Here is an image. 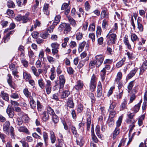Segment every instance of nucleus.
<instances>
[{
	"label": "nucleus",
	"instance_id": "nucleus-20",
	"mask_svg": "<svg viewBox=\"0 0 147 147\" xmlns=\"http://www.w3.org/2000/svg\"><path fill=\"white\" fill-rule=\"evenodd\" d=\"M70 92L68 90L63 91L61 94V98H64L67 97L70 94Z\"/></svg>",
	"mask_w": 147,
	"mask_h": 147
},
{
	"label": "nucleus",
	"instance_id": "nucleus-38",
	"mask_svg": "<svg viewBox=\"0 0 147 147\" xmlns=\"http://www.w3.org/2000/svg\"><path fill=\"white\" fill-rule=\"evenodd\" d=\"M116 105L117 103L115 102L112 101L110 105L108 110H114L113 109Z\"/></svg>",
	"mask_w": 147,
	"mask_h": 147
},
{
	"label": "nucleus",
	"instance_id": "nucleus-55",
	"mask_svg": "<svg viewBox=\"0 0 147 147\" xmlns=\"http://www.w3.org/2000/svg\"><path fill=\"white\" fill-rule=\"evenodd\" d=\"M55 26L53 25L50 26L49 28L47 29V32L48 34L49 33H51L53 32V29L55 28Z\"/></svg>",
	"mask_w": 147,
	"mask_h": 147
},
{
	"label": "nucleus",
	"instance_id": "nucleus-33",
	"mask_svg": "<svg viewBox=\"0 0 147 147\" xmlns=\"http://www.w3.org/2000/svg\"><path fill=\"white\" fill-rule=\"evenodd\" d=\"M86 42L83 41L79 45L78 51L79 52H81L83 50L85 45L86 44Z\"/></svg>",
	"mask_w": 147,
	"mask_h": 147
},
{
	"label": "nucleus",
	"instance_id": "nucleus-45",
	"mask_svg": "<svg viewBox=\"0 0 147 147\" xmlns=\"http://www.w3.org/2000/svg\"><path fill=\"white\" fill-rule=\"evenodd\" d=\"M95 28V24L94 23H92L89 26L88 30L90 32L94 31Z\"/></svg>",
	"mask_w": 147,
	"mask_h": 147
},
{
	"label": "nucleus",
	"instance_id": "nucleus-43",
	"mask_svg": "<svg viewBox=\"0 0 147 147\" xmlns=\"http://www.w3.org/2000/svg\"><path fill=\"white\" fill-rule=\"evenodd\" d=\"M108 111L109 112V118H113L116 113L115 111L114 110H108Z\"/></svg>",
	"mask_w": 147,
	"mask_h": 147
},
{
	"label": "nucleus",
	"instance_id": "nucleus-57",
	"mask_svg": "<svg viewBox=\"0 0 147 147\" xmlns=\"http://www.w3.org/2000/svg\"><path fill=\"white\" fill-rule=\"evenodd\" d=\"M23 76L25 79L26 80H28L31 78L30 75L29 74H28L26 72H24Z\"/></svg>",
	"mask_w": 147,
	"mask_h": 147
},
{
	"label": "nucleus",
	"instance_id": "nucleus-31",
	"mask_svg": "<svg viewBox=\"0 0 147 147\" xmlns=\"http://www.w3.org/2000/svg\"><path fill=\"white\" fill-rule=\"evenodd\" d=\"M107 122L109 126L110 127H112L114 123V120L113 118H109Z\"/></svg>",
	"mask_w": 147,
	"mask_h": 147
},
{
	"label": "nucleus",
	"instance_id": "nucleus-7",
	"mask_svg": "<svg viewBox=\"0 0 147 147\" xmlns=\"http://www.w3.org/2000/svg\"><path fill=\"white\" fill-rule=\"evenodd\" d=\"M84 86L83 82L79 80L77 82L76 84L74 87V88L78 91H79L83 88Z\"/></svg>",
	"mask_w": 147,
	"mask_h": 147
},
{
	"label": "nucleus",
	"instance_id": "nucleus-2",
	"mask_svg": "<svg viewBox=\"0 0 147 147\" xmlns=\"http://www.w3.org/2000/svg\"><path fill=\"white\" fill-rule=\"evenodd\" d=\"M10 123L8 121H7L3 125V129L4 131L8 132L10 130V134L11 137L14 138L16 135L13 132L14 129L12 127H9Z\"/></svg>",
	"mask_w": 147,
	"mask_h": 147
},
{
	"label": "nucleus",
	"instance_id": "nucleus-49",
	"mask_svg": "<svg viewBox=\"0 0 147 147\" xmlns=\"http://www.w3.org/2000/svg\"><path fill=\"white\" fill-rule=\"evenodd\" d=\"M127 101L126 100L124 99L123 102H122L121 105L120 107L122 110H123L125 109L127 105Z\"/></svg>",
	"mask_w": 147,
	"mask_h": 147
},
{
	"label": "nucleus",
	"instance_id": "nucleus-63",
	"mask_svg": "<svg viewBox=\"0 0 147 147\" xmlns=\"http://www.w3.org/2000/svg\"><path fill=\"white\" fill-rule=\"evenodd\" d=\"M44 55V52L43 50L41 51L39 53L38 55L39 59L40 60H42L43 57Z\"/></svg>",
	"mask_w": 147,
	"mask_h": 147
},
{
	"label": "nucleus",
	"instance_id": "nucleus-37",
	"mask_svg": "<svg viewBox=\"0 0 147 147\" xmlns=\"http://www.w3.org/2000/svg\"><path fill=\"white\" fill-rule=\"evenodd\" d=\"M18 130L20 132H24L25 133L28 134L29 132L28 129L25 127H20L18 129Z\"/></svg>",
	"mask_w": 147,
	"mask_h": 147
},
{
	"label": "nucleus",
	"instance_id": "nucleus-14",
	"mask_svg": "<svg viewBox=\"0 0 147 147\" xmlns=\"http://www.w3.org/2000/svg\"><path fill=\"white\" fill-rule=\"evenodd\" d=\"M6 112L10 118H12L14 116L13 109L11 107H8L6 110Z\"/></svg>",
	"mask_w": 147,
	"mask_h": 147
},
{
	"label": "nucleus",
	"instance_id": "nucleus-10",
	"mask_svg": "<svg viewBox=\"0 0 147 147\" xmlns=\"http://www.w3.org/2000/svg\"><path fill=\"white\" fill-rule=\"evenodd\" d=\"M69 4L67 3H64L62 5L61 9L64 10L65 13V15H67L70 12V8L69 7Z\"/></svg>",
	"mask_w": 147,
	"mask_h": 147
},
{
	"label": "nucleus",
	"instance_id": "nucleus-9",
	"mask_svg": "<svg viewBox=\"0 0 147 147\" xmlns=\"http://www.w3.org/2000/svg\"><path fill=\"white\" fill-rule=\"evenodd\" d=\"M67 107L70 108H73L74 107V104L73 102L72 97H69L67 99L66 103Z\"/></svg>",
	"mask_w": 147,
	"mask_h": 147
},
{
	"label": "nucleus",
	"instance_id": "nucleus-11",
	"mask_svg": "<svg viewBox=\"0 0 147 147\" xmlns=\"http://www.w3.org/2000/svg\"><path fill=\"white\" fill-rule=\"evenodd\" d=\"M86 115L87 117V129L88 130L90 129V125L91 124V113L89 112L87 113Z\"/></svg>",
	"mask_w": 147,
	"mask_h": 147
},
{
	"label": "nucleus",
	"instance_id": "nucleus-54",
	"mask_svg": "<svg viewBox=\"0 0 147 147\" xmlns=\"http://www.w3.org/2000/svg\"><path fill=\"white\" fill-rule=\"evenodd\" d=\"M122 77V73L121 72H119L117 74V78L115 80L117 82H119V80L121 79Z\"/></svg>",
	"mask_w": 147,
	"mask_h": 147
},
{
	"label": "nucleus",
	"instance_id": "nucleus-12",
	"mask_svg": "<svg viewBox=\"0 0 147 147\" xmlns=\"http://www.w3.org/2000/svg\"><path fill=\"white\" fill-rule=\"evenodd\" d=\"M123 42L125 45L127 46V48L128 49H131V45L129 42L128 36L127 35H125L123 38Z\"/></svg>",
	"mask_w": 147,
	"mask_h": 147
},
{
	"label": "nucleus",
	"instance_id": "nucleus-44",
	"mask_svg": "<svg viewBox=\"0 0 147 147\" xmlns=\"http://www.w3.org/2000/svg\"><path fill=\"white\" fill-rule=\"evenodd\" d=\"M23 92L25 94V96L27 97H29L31 96V93L28 91V89L27 88H25L23 90Z\"/></svg>",
	"mask_w": 147,
	"mask_h": 147
},
{
	"label": "nucleus",
	"instance_id": "nucleus-58",
	"mask_svg": "<svg viewBox=\"0 0 147 147\" xmlns=\"http://www.w3.org/2000/svg\"><path fill=\"white\" fill-rule=\"evenodd\" d=\"M10 97L14 99H17L19 98L18 94L16 93H12L10 95Z\"/></svg>",
	"mask_w": 147,
	"mask_h": 147
},
{
	"label": "nucleus",
	"instance_id": "nucleus-47",
	"mask_svg": "<svg viewBox=\"0 0 147 147\" xmlns=\"http://www.w3.org/2000/svg\"><path fill=\"white\" fill-rule=\"evenodd\" d=\"M51 46L52 48V49H58L59 45L57 42H54L51 43Z\"/></svg>",
	"mask_w": 147,
	"mask_h": 147
},
{
	"label": "nucleus",
	"instance_id": "nucleus-8",
	"mask_svg": "<svg viewBox=\"0 0 147 147\" xmlns=\"http://www.w3.org/2000/svg\"><path fill=\"white\" fill-rule=\"evenodd\" d=\"M59 89H63L65 82V79L63 75H60L59 76Z\"/></svg>",
	"mask_w": 147,
	"mask_h": 147
},
{
	"label": "nucleus",
	"instance_id": "nucleus-32",
	"mask_svg": "<svg viewBox=\"0 0 147 147\" xmlns=\"http://www.w3.org/2000/svg\"><path fill=\"white\" fill-rule=\"evenodd\" d=\"M104 94L102 92V89H97V96L98 98L104 97Z\"/></svg>",
	"mask_w": 147,
	"mask_h": 147
},
{
	"label": "nucleus",
	"instance_id": "nucleus-17",
	"mask_svg": "<svg viewBox=\"0 0 147 147\" xmlns=\"http://www.w3.org/2000/svg\"><path fill=\"white\" fill-rule=\"evenodd\" d=\"M1 96L5 100L8 101L9 100L8 94L4 91H2L0 94Z\"/></svg>",
	"mask_w": 147,
	"mask_h": 147
},
{
	"label": "nucleus",
	"instance_id": "nucleus-16",
	"mask_svg": "<svg viewBox=\"0 0 147 147\" xmlns=\"http://www.w3.org/2000/svg\"><path fill=\"white\" fill-rule=\"evenodd\" d=\"M109 12L105 10H102L101 13L100 17L101 18H104L106 19L109 18Z\"/></svg>",
	"mask_w": 147,
	"mask_h": 147
},
{
	"label": "nucleus",
	"instance_id": "nucleus-15",
	"mask_svg": "<svg viewBox=\"0 0 147 147\" xmlns=\"http://www.w3.org/2000/svg\"><path fill=\"white\" fill-rule=\"evenodd\" d=\"M130 36L131 40L132 42H134L139 41V38L135 33L131 32Z\"/></svg>",
	"mask_w": 147,
	"mask_h": 147
},
{
	"label": "nucleus",
	"instance_id": "nucleus-23",
	"mask_svg": "<svg viewBox=\"0 0 147 147\" xmlns=\"http://www.w3.org/2000/svg\"><path fill=\"white\" fill-rule=\"evenodd\" d=\"M67 18L69 22L72 26H75L77 25L76 21L73 18L70 16H67Z\"/></svg>",
	"mask_w": 147,
	"mask_h": 147
},
{
	"label": "nucleus",
	"instance_id": "nucleus-22",
	"mask_svg": "<svg viewBox=\"0 0 147 147\" xmlns=\"http://www.w3.org/2000/svg\"><path fill=\"white\" fill-rule=\"evenodd\" d=\"M138 70V68L136 67L132 70L128 75V78L130 79L132 78Z\"/></svg>",
	"mask_w": 147,
	"mask_h": 147
},
{
	"label": "nucleus",
	"instance_id": "nucleus-35",
	"mask_svg": "<svg viewBox=\"0 0 147 147\" xmlns=\"http://www.w3.org/2000/svg\"><path fill=\"white\" fill-rule=\"evenodd\" d=\"M7 14L9 17L13 18L14 16V14L13 11L10 9H8L6 12Z\"/></svg>",
	"mask_w": 147,
	"mask_h": 147
},
{
	"label": "nucleus",
	"instance_id": "nucleus-46",
	"mask_svg": "<svg viewBox=\"0 0 147 147\" xmlns=\"http://www.w3.org/2000/svg\"><path fill=\"white\" fill-rule=\"evenodd\" d=\"M134 85V81H133L130 82L129 84L127 86L128 89V92H129L131 90L132 88Z\"/></svg>",
	"mask_w": 147,
	"mask_h": 147
},
{
	"label": "nucleus",
	"instance_id": "nucleus-25",
	"mask_svg": "<svg viewBox=\"0 0 147 147\" xmlns=\"http://www.w3.org/2000/svg\"><path fill=\"white\" fill-rule=\"evenodd\" d=\"M38 83L39 87L42 89H43L45 87V83L42 78H40L38 80Z\"/></svg>",
	"mask_w": 147,
	"mask_h": 147
},
{
	"label": "nucleus",
	"instance_id": "nucleus-41",
	"mask_svg": "<svg viewBox=\"0 0 147 147\" xmlns=\"http://www.w3.org/2000/svg\"><path fill=\"white\" fill-rule=\"evenodd\" d=\"M122 117L121 116H120L118 120L116 122V128H119V127L121 125L122 121Z\"/></svg>",
	"mask_w": 147,
	"mask_h": 147
},
{
	"label": "nucleus",
	"instance_id": "nucleus-1",
	"mask_svg": "<svg viewBox=\"0 0 147 147\" xmlns=\"http://www.w3.org/2000/svg\"><path fill=\"white\" fill-rule=\"evenodd\" d=\"M16 25L13 23H12L10 24L9 27L6 29L4 31V33H6V34L4 36L3 39L4 42L5 43L7 42L10 39V35L13 34L14 32V31L12 30L9 31L15 28Z\"/></svg>",
	"mask_w": 147,
	"mask_h": 147
},
{
	"label": "nucleus",
	"instance_id": "nucleus-51",
	"mask_svg": "<svg viewBox=\"0 0 147 147\" xmlns=\"http://www.w3.org/2000/svg\"><path fill=\"white\" fill-rule=\"evenodd\" d=\"M137 28L140 31L142 32L143 31L144 29L143 26L140 23L138 22V23H137Z\"/></svg>",
	"mask_w": 147,
	"mask_h": 147
},
{
	"label": "nucleus",
	"instance_id": "nucleus-62",
	"mask_svg": "<svg viewBox=\"0 0 147 147\" xmlns=\"http://www.w3.org/2000/svg\"><path fill=\"white\" fill-rule=\"evenodd\" d=\"M48 35L47 32H44L40 34V36L43 38L45 39L48 37Z\"/></svg>",
	"mask_w": 147,
	"mask_h": 147
},
{
	"label": "nucleus",
	"instance_id": "nucleus-61",
	"mask_svg": "<svg viewBox=\"0 0 147 147\" xmlns=\"http://www.w3.org/2000/svg\"><path fill=\"white\" fill-rule=\"evenodd\" d=\"M83 110V106L81 104L78 105L77 111L79 113H81Z\"/></svg>",
	"mask_w": 147,
	"mask_h": 147
},
{
	"label": "nucleus",
	"instance_id": "nucleus-4",
	"mask_svg": "<svg viewBox=\"0 0 147 147\" xmlns=\"http://www.w3.org/2000/svg\"><path fill=\"white\" fill-rule=\"evenodd\" d=\"M108 40L107 43L108 45L115 44L117 40V35L115 34L108 33L106 36Z\"/></svg>",
	"mask_w": 147,
	"mask_h": 147
},
{
	"label": "nucleus",
	"instance_id": "nucleus-19",
	"mask_svg": "<svg viewBox=\"0 0 147 147\" xmlns=\"http://www.w3.org/2000/svg\"><path fill=\"white\" fill-rule=\"evenodd\" d=\"M42 120L44 121H46L48 120L49 118V115L48 113L46 111H44L42 114Z\"/></svg>",
	"mask_w": 147,
	"mask_h": 147
},
{
	"label": "nucleus",
	"instance_id": "nucleus-28",
	"mask_svg": "<svg viewBox=\"0 0 147 147\" xmlns=\"http://www.w3.org/2000/svg\"><path fill=\"white\" fill-rule=\"evenodd\" d=\"M125 58H123L121 61L118 62L116 64V67L117 68H119L123 65V64L124 62L125 61Z\"/></svg>",
	"mask_w": 147,
	"mask_h": 147
},
{
	"label": "nucleus",
	"instance_id": "nucleus-5",
	"mask_svg": "<svg viewBox=\"0 0 147 147\" xmlns=\"http://www.w3.org/2000/svg\"><path fill=\"white\" fill-rule=\"evenodd\" d=\"M58 29L60 31L64 29V33L67 34L70 31L71 28L69 24L63 23L59 25Z\"/></svg>",
	"mask_w": 147,
	"mask_h": 147
},
{
	"label": "nucleus",
	"instance_id": "nucleus-27",
	"mask_svg": "<svg viewBox=\"0 0 147 147\" xmlns=\"http://www.w3.org/2000/svg\"><path fill=\"white\" fill-rule=\"evenodd\" d=\"M96 132L98 138H102L103 137V136L100 134L99 126L98 125L96 126Z\"/></svg>",
	"mask_w": 147,
	"mask_h": 147
},
{
	"label": "nucleus",
	"instance_id": "nucleus-6",
	"mask_svg": "<svg viewBox=\"0 0 147 147\" xmlns=\"http://www.w3.org/2000/svg\"><path fill=\"white\" fill-rule=\"evenodd\" d=\"M135 115L133 113H128L127 114L128 118L126 121V122L128 124H133L135 122L134 117Z\"/></svg>",
	"mask_w": 147,
	"mask_h": 147
},
{
	"label": "nucleus",
	"instance_id": "nucleus-40",
	"mask_svg": "<svg viewBox=\"0 0 147 147\" xmlns=\"http://www.w3.org/2000/svg\"><path fill=\"white\" fill-rule=\"evenodd\" d=\"M84 7L86 11H88L90 9L91 6L88 1H86L84 3Z\"/></svg>",
	"mask_w": 147,
	"mask_h": 147
},
{
	"label": "nucleus",
	"instance_id": "nucleus-42",
	"mask_svg": "<svg viewBox=\"0 0 147 147\" xmlns=\"http://www.w3.org/2000/svg\"><path fill=\"white\" fill-rule=\"evenodd\" d=\"M102 30L100 26H98L97 28L96 31V36L97 37L99 36L101 34Z\"/></svg>",
	"mask_w": 147,
	"mask_h": 147
},
{
	"label": "nucleus",
	"instance_id": "nucleus-29",
	"mask_svg": "<svg viewBox=\"0 0 147 147\" xmlns=\"http://www.w3.org/2000/svg\"><path fill=\"white\" fill-rule=\"evenodd\" d=\"M76 142L78 145L81 146L84 143V141L83 138H77L76 139Z\"/></svg>",
	"mask_w": 147,
	"mask_h": 147
},
{
	"label": "nucleus",
	"instance_id": "nucleus-59",
	"mask_svg": "<svg viewBox=\"0 0 147 147\" xmlns=\"http://www.w3.org/2000/svg\"><path fill=\"white\" fill-rule=\"evenodd\" d=\"M94 60L90 61L89 64V67L91 68H92L95 67L96 63Z\"/></svg>",
	"mask_w": 147,
	"mask_h": 147
},
{
	"label": "nucleus",
	"instance_id": "nucleus-60",
	"mask_svg": "<svg viewBox=\"0 0 147 147\" xmlns=\"http://www.w3.org/2000/svg\"><path fill=\"white\" fill-rule=\"evenodd\" d=\"M31 69L34 74L36 76L37 69L34 66H32L31 67Z\"/></svg>",
	"mask_w": 147,
	"mask_h": 147
},
{
	"label": "nucleus",
	"instance_id": "nucleus-34",
	"mask_svg": "<svg viewBox=\"0 0 147 147\" xmlns=\"http://www.w3.org/2000/svg\"><path fill=\"white\" fill-rule=\"evenodd\" d=\"M47 59L49 62L51 64H53L55 62V59L50 56H47Z\"/></svg>",
	"mask_w": 147,
	"mask_h": 147
},
{
	"label": "nucleus",
	"instance_id": "nucleus-53",
	"mask_svg": "<svg viewBox=\"0 0 147 147\" xmlns=\"http://www.w3.org/2000/svg\"><path fill=\"white\" fill-rule=\"evenodd\" d=\"M89 38L91 39L92 42H94L95 40V36L93 33H90L88 35Z\"/></svg>",
	"mask_w": 147,
	"mask_h": 147
},
{
	"label": "nucleus",
	"instance_id": "nucleus-52",
	"mask_svg": "<svg viewBox=\"0 0 147 147\" xmlns=\"http://www.w3.org/2000/svg\"><path fill=\"white\" fill-rule=\"evenodd\" d=\"M71 130L72 132L74 135H75V137H78V134L76 129L75 127L74 126L71 127Z\"/></svg>",
	"mask_w": 147,
	"mask_h": 147
},
{
	"label": "nucleus",
	"instance_id": "nucleus-24",
	"mask_svg": "<svg viewBox=\"0 0 147 147\" xmlns=\"http://www.w3.org/2000/svg\"><path fill=\"white\" fill-rule=\"evenodd\" d=\"M29 99L30 100V105L32 108L34 109L36 107L35 102L34 100L32 97L30 96Z\"/></svg>",
	"mask_w": 147,
	"mask_h": 147
},
{
	"label": "nucleus",
	"instance_id": "nucleus-13",
	"mask_svg": "<svg viewBox=\"0 0 147 147\" xmlns=\"http://www.w3.org/2000/svg\"><path fill=\"white\" fill-rule=\"evenodd\" d=\"M147 68V61H146L142 64L140 70V75L142 74Z\"/></svg>",
	"mask_w": 147,
	"mask_h": 147
},
{
	"label": "nucleus",
	"instance_id": "nucleus-50",
	"mask_svg": "<svg viewBox=\"0 0 147 147\" xmlns=\"http://www.w3.org/2000/svg\"><path fill=\"white\" fill-rule=\"evenodd\" d=\"M119 133V128H116L113 133V137H116Z\"/></svg>",
	"mask_w": 147,
	"mask_h": 147
},
{
	"label": "nucleus",
	"instance_id": "nucleus-18",
	"mask_svg": "<svg viewBox=\"0 0 147 147\" xmlns=\"http://www.w3.org/2000/svg\"><path fill=\"white\" fill-rule=\"evenodd\" d=\"M7 76L9 77L7 80L9 84L11 87L14 88V84L12 82V77L9 74H8Z\"/></svg>",
	"mask_w": 147,
	"mask_h": 147
},
{
	"label": "nucleus",
	"instance_id": "nucleus-26",
	"mask_svg": "<svg viewBox=\"0 0 147 147\" xmlns=\"http://www.w3.org/2000/svg\"><path fill=\"white\" fill-rule=\"evenodd\" d=\"M61 17L59 15L56 16L54 20L53 24L54 25H56L59 23L60 21Z\"/></svg>",
	"mask_w": 147,
	"mask_h": 147
},
{
	"label": "nucleus",
	"instance_id": "nucleus-48",
	"mask_svg": "<svg viewBox=\"0 0 147 147\" xmlns=\"http://www.w3.org/2000/svg\"><path fill=\"white\" fill-rule=\"evenodd\" d=\"M47 110L48 113H49L51 115H52L55 114V113L53 110L50 107H47Z\"/></svg>",
	"mask_w": 147,
	"mask_h": 147
},
{
	"label": "nucleus",
	"instance_id": "nucleus-36",
	"mask_svg": "<svg viewBox=\"0 0 147 147\" xmlns=\"http://www.w3.org/2000/svg\"><path fill=\"white\" fill-rule=\"evenodd\" d=\"M105 56L102 55H96L95 57V58L96 60L100 61L103 62Z\"/></svg>",
	"mask_w": 147,
	"mask_h": 147
},
{
	"label": "nucleus",
	"instance_id": "nucleus-30",
	"mask_svg": "<svg viewBox=\"0 0 147 147\" xmlns=\"http://www.w3.org/2000/svg\"><path fill=\"white\" fill-rule=\"evenodd\" d=\"M52 120L54 123H57L59 121V118L55 114L53 115Z\"/></svg>",
	"mask_w": 147,
	"mask_h": 147
},
{
	"label": "nucleus",
	"instance_id": "nucleus-64",
	"mask_svg": "<svg viewBox=\"0 0 147 147\" xmlns=\"http://www.w3.org/2000/svg\"><path fill=\"white\" fill-rule=\"evenodd\" d=\"M140 107V104H138L137 105H136L134 108V112L136 113L138 112L139 109Z\"/></svg>",
	"mask_w": 147,
	"mask_h": 147
},
{
	"label": "nucleus",
	"instance_id": "nucleus-56",
	"mask_svg": "<svg viewBox=\"0 0 147 147\" xmlns=\"http://www.w3.org/2000/svg\"><path fill=\"white\" fill-rule=\"evenodd\" d=\"M108 21L105 19H104L103 21L102 24V27L103 29H105L106 27L108 26Z\"/></svg>",
	"mask_w": 147,
	"mask_h": 147
},
{
	"label": "nucleus",
	"instance_id": "nucleus-3",
	"mask_svg": "<svg viewBox=\"0 0 147 147\" xmlns=\"http://www.w3.org/2000/svg\"><path fill=\"white\" fill-rule=\"evenodd\" d=\"M97 78L95 75L93 74L91 77L90 82L89 83L90 90L91 92L95 91L96 87Z\"/></svg>",
	"mask_w": 147,
	"mask_h": 147
},
{
	"label": "nucleus",
	"instance_id": "nucleus-39",
	"mask_svg": "<svg viewBox=\"0 0 147 147\" xmlns=\"http://www.w3.org/2000/svg\"><path fill=\"white\" fill-rule=\"evenodd\" d=\"M7 5L9 8H14L15 7V5L13 1L9 0L8 1L7 3Z\"/></svg>",
	"mask_w": 147,
	"mask_h": 147
},
{
	"label": "nucleus",
	"instance_id": "nucleus-21",
	"mask_svg": "<svg viewBox=\"0 0 147 147\" xmlns=\"http://www.w3.org/2000/svg\"><path fill=\"white\" fill-rule=\"evenodd\" d=\"M49 4L47 3H45L44 4L43 11L44 13L47 15L49 14V11L48 10Z\"/></svg>",
	"mask_w": 147,
	"mask_h": 147
}]
</instances>
